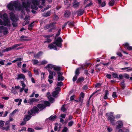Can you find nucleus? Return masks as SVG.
<instances>
[{"mask_svg":"<svg viewBox=\"0 0 132 132\" xmlns=\"http://www.w3.org/2000/svg\"><path fill=\"white\" fill-rule=\"evenodd\" d=\"M39 109L36 106H34L33 108L31 109L30 111L28 112V115L27 114L25 116L24 120L26 121L29 120L31 117V115L35 116L36 113H38Z\"/></svg>","mask_w":132,"mask_h":132,"instance_id":"obj_1","label":"nucleus"},{"mask_svg":"<svg viewBox=\"0 0 132 132\" xmlns=\"http://www.w3.org/2000/svg\"><path fill=\"white\" fill-rule=\"evenodd\" d=\"M9 9L10 10H20L21 9V5H19L18 2L16 1L11 2L7 5Z\"/></svg>","mask_w":132,"mask_h":132,"instance_id":"obj_2","label":"nucleus"},{"mask_svg":"<svg viewBox=\"0 0 132 132\" xmlns=\"http://www.w3.org/2000/svg\"><path fill=\"white\" fill-rule=\"evenodd\" d=\"M56 23V22H52L47 24L44 27V29L45 30H46L51 28L48 31L49 32H51L53 30H55L56 29L57 27L55 25Z\"/></svg>","mask_w":132,"mask_h":132,"instance_id":"obj_3","label":"nucleus"},{"mask_svg":"<svg viewBox=\"0 0 132 132\" xmlns=\"http://www.w3.org/2000/svg\"><path fill=\"white\" fill-rule=\"evenodd\" d=\"M89 63L86 64H82L80 67L76 69L75 71V74H79L80 73L81 70H85L86 69L88 66Z\"/></svg>","mask_w":132,"mask_h":132,"instance_id":"obj_4","label":"nucleus"},{"mask_svg":"<svg viewBox=\"0 0 132 132\" xmlns=\"http://www.w3.org/2000/svg\"><path fill=\"white\" fill-rule=\"evenodd\" d=\"M63 41V40L61 37H58L56 40L53 43L55 44L56 46L58 47H62V42Z\"/></svg>","mask_w":132,"mask_h":132,"instance_id":"obj_5","label":"nucleus"},{"mask_svg":"<svg viewBox=\"0 0 132 132\" xmlns=\"http://www.w3.org/2000/svg\"><path fill=\"white\" fill-rule=\"evenodd\" d=\"M62 68L60 66L55 65L53 70L57 74H63V73L61 71Z\"/></svg>","mask_w":132,"mask_h":132,"instance_id":"obj_6","label":"nucleus"},{"mask_svg":"<svg viewBox=\"0 0 132 132\" xmlns=\"http://www.w3.org/2000/svg\"><path fill=\"white\" fill-rule=\"evenodd\" d=\"M55 65L51 64H48L47 65L46 68L49 71L50 74H56V73L54 71H52L50 70V69H54V67Z\"/></svg>","mask_w":132,"mask_h":132,"instance_id":"obj_7","label":"nucleus"},{"mask_svg":"<svg viewBox=\"0 0 132 132\" xmlns=\"http://www.w3.org/2000/svg\"><path fill=\"white\" fill-rule=\"evenodd\" d=\"M110 113L111 115L108 117V120L110 121L112 125H115V117L112 115L113 112H111Z\"/></svg>","mask_w":132,"mask_h":132,"instance_id":"obj_8","label":"nucleus"},{"mask_svg":"<svg viewBox=\"0 0 132 132\" xmlns=\"http://www.w3.org/2000/svg\"><path fill=\"white\" fill-rule=\"evenodd\" d=\"M31 2L30 0H27V3L25 2H22L23 6L26 9V10L27 11L28 8L29 7L30 4Z\"/></svg>","mask_w":132,"mask_h":132,"instance_id":"obj_9","label":"nucleus"},{"mask_svg":"<svg viewBox=\"0 0 132 132\" xmlns=\"http://www.w3.org/2000/svg\"><path fill=\"white\" fill-rule=\"evenodd\" d=\"M21 44H16L13 45L12 47L6 48V49L4 50V52L8 51L11 50L13 49L18 46H20Z\"/></svg>","mask_w":132,"mask_h":132,"instance_id":"obj_10","label":"nucleus"},{"mask_svg":"<svg viewBox=\"0 0 132 132\" xmlns=\"http://www.w3.org/2000/svg\"><path fill=\"white\" fill-rule=\"evenodd\" d=\"M61 88L60 87H57L55 88V91L53 92L52 93V95L54 97H55L56 95L59 94V92Z\"/></svg>","mask_w":132,"mask_h":132,"instance_id":"obj_11","label":"nucleus"},{"mask_svg":"<svg viewBox=\"0 0 132 132\" xmlns=\"http://www.w3.org/2000/svg\"><path fill=\"white\" fill-rule=\"evenodd\" d=\"M39 100L35 98H31L28 100V103L31 105L33 104L34 102L38 101Z\"/></svg>","mask_w":132,"mask_h":132,"instance_id":"obj_12","label":"nucleus"},{"mask_svg":"<svg viewBox=\"0 0 132 132\" xmlns=\"http://www.w3.org/2000/svg\"><path fill=\"white\" fill-rule=\"evenodd\" d=\"M4 30L3 31V34L5 35H7L8 33L7 28L5 27L2 26L0 27V32H2L1 30Z\"/></svg>","mask_w":132,"mask_h":132,"instance_id":"obj_13","label":"nucleus"},{"mask_svg":"<svg viewBox=\"0 0 132 132\" xmlns=\"http://www.w3.org/2000/svg\"><path fill=\"white\" fill-rule=\"evenodd\" d=\"M55 44L53 43L50 44L48 46V47L50 49H53L55 50H57V47L56 45H55Z\"/></svg>","mask_w":132,"mask_h":132,"instance_id":"obj_14","label":"nucleus"},{"mask_svg":"<svg viewBox=\"0 0 132 132\" xmlns=\"http://www.w3.org/2000/svg\"><path fill=\"white\" fill-rule=\"evenodd\" d=\"M46 95L50 102L51 103H53L54 101V99L53 98L51 97V95L50 93L49 92H47Z\"/></svg>","mask_w":132,"mask_h":132,"instance_id":"obj_15","label":"nucleus"},{"mask_svg":"<svg viewBox=\"0 0 132 132\" xmlns=\"http://www.w3.org/2000/svg\"><path fill=\"white\" fill-rule=\"evenodd\" d=\"M36 107L39 110V109L40 111H41L45 109L46 106L43 104H39L37 105Z\"/></svg>","mask_w":132,"mask_h":132,"instance_id":"obj_16","label":"nucleus"},{"mask_svg":"<svg viewBox=\"0 0 132 132\" xmlns=\"http://www.w3.org/2000/svg\"><path fill=\"white\" fill-rule=\"evenodd\" d=\"M10 17L11 20L12 21L14 22L17 21L16 18L13 13H11L10 14Z\"/></svg>","mask_w":132,"mask_h":132,"instance_id":"obj_17","label":"nucleus"},{"mask_svg":"<svg viewBox=\"0 0 132 132\" xmlns=\"http://www.w3.org/2000/svg\"><path fill=\"white\" fill-rule=\"evenodd\" d=\"M116 123L118 124L116 127V129H119L121 128L123 126V123L121 121H118Z\"/></svg>","mask_w":132,"mask_h":132,"instance_id":"obj_18","label":"nucleus"},{"mask_svg":"<svg viewBox=\"0 0 132 132\" xmlns=\"http://www.w3.org/2000/svg\"><path fill=\"white\" fill-rule=\"evenodd\" d=\"M57 117V116L56 115H54V116H53V115L51 116L49 118L47 119L46 120V122H48V120H51V121H53Z\"/></svg>","mask_w":132,"mask_h":132,"instance_id":"obj_19","label":"nucleus"},{"mask_svg":"<svg viewBox=\"0 0 132 132\" xmlns=\"http://www.w3.org/2000/svg\"><path fill=\"white\" fill-rule=\"evenodd\" d=\"M84 10L83 9H79L78 11V15L80 16L82 15L84 13Z\"/></svg>","mask_w":132,"mask_h":132,"instance_id":"obj_20","label":"nucleus"},{"mask_svg":"<svg viewBox=\"0 0 132 132\" xmlns=\"http://www.w3.org/2000/svg\"><path fill=\"white\" fill-rule=\"evenodd\" d=\"M43 52L42 51H39L37 53L34 55V57L36 59H39L40 57Z\"/></svg>","mask_w":132,"mask_h":132,"instance_id":"obj_21","label":"nucleus"},{"mask_svg":"<svg viewBox=\"0 0 132 132\" xmlns=\"http://www.w3.org/2000/svg\"><path fill=\"white\" fill-rule=\"evenodd\" d=\"M71 14V12L67 10L65 12L64 15L65 17L68 18L70 15Z\"/></svg>","mask_w":132,"mask_h":132,"instance_id":"obj_22","label":"nucleus"},{"mask_svg":"<svg viewBox=\"0 0 132 132\" xmlns=\"http://www.w3.org/2000/svg\"><path fill=\"white\" fill-rule=\"evenodd\" d=\"M53 77L52 75H49L48 80L50 84H51L53 82Z\"/></svg>","mask_w":132,"mask_h":132,"instance_id":"obj_23","label":"nucleus"},{"mask_svg":"<svg viewBox=\"0 0 132 132\" xmlns=\"http://www.w3.org/2000/svg\"><path fill=\"white\" fill-rule=\"evenodd\" d=\"M61 128V126L60 125H58L57 124H56L54 127V130L55 131L58 130V131H59Z\"/></svg>","mask_w":132,"mask_h":132,"instance_id":"obj_24","label":"nucleus"},{"mask_svg":"<svg viewBox=\"0 0 132 132\" xmlns=\"http://www.w3.org/2000/svg\"><path fill=\"white\" fill-rule=\"evenodd\" d=\"M67 23L70 27H72L74 26L75 22L73 21H69L67 22Z\"/></svg>","mask_w":132,"mask_h":132,"instance_id":"obj_25","label":"nucleus"},{"mask_svg":"<svg viewBox=\"0 0 132 132\" xmlns=\"http://www.w3.org/2000/svg\"><path fill=\"white\" fill-rule=\"evenodd\" d=\"M3 25L5 26L10 27V21H4V22H3Z\"/></svg>","mask_w":132,"mask_h":132,"instance_id":"obj_26","label":"nucleus"},{"mask_svg":"<svg viewBox=\"0 0 132 132\" xmlns=\"http://www.w3.org/2000/svg\"><path fill=\"white\" fill-rule=\"evenodd\" d=\"M17 79H23L24 81L26 80V79L24 75H18Z\"/></svg>","mask_w":132,"mask_h":132,"instance_id":"obj_27","label":"nucleus"},{"mask_svg":"<svg viewBox=\"0 0 132 132\" xmlns=\"http://www.w3.org/2000/svg\"><path fill=\"white\" fill-rule=\"evenodd\" d=\"M126 47H127V49L129 50H132V47L129 45V44L128 43H127L123 44Z\"/></svg>","mask_w":132,"mask_h":132,"instance_id":"obj_28","label":"nucleus"},{"mask_svg":"<svg viewBox=\"0 0 132 132\" xmlns=\"http://www.w3.org/2000/svg\"><path fill=\"white\" fill-rule=\"evenodd\" d=\"M85 80L84 78L82 77H79L77 80L76 82L77 83H80L82 82Z\"/></svg>","mask_w":132,"mask_h":132,"instance_id":"obj_29","label":"nucleus"},{"mask_svg":"<svg viewBox=\"0 0 132 132\" xmlns=\"http://www.w3.org/2000/svg\"><path fill=\"white\" fill-rule=\"evenodd\" d=\"M113 77L114 78H118L119 79H122L123 78L122 75H119L118 76V75H112Z\"/></svg>","mask_w":132,"mask_h":132,"instance_id":"obj_30","label":"nucleus"},{"mask_svg":"<svg viewBox=\"0 0 132 132\" xmlns=\"http://www.w3.org/2000/svg\"><path fill=\"white\" fill-rule=\"evenodd\" d=\"M64 79V78L62 76V75H58L57 76V80L58 81L63 80Z\"/></svg>","mask_w":132,"mask_h":132,"instance_id":"obj_31","label":"nucleus"},{"mask_svg":"<svg viewBox=\"0 0 132 132\" xmlns=\"http://www.w3.org/2000/svg\"><path fill=\"white\" fill-rule=\"evenodd\" d=\"M5 127H2V129L3 130H5L6 131H8L10 129V126L9 125L5 126Z\"/></svg>","mask_w":132,"mask_h":132,"instance_id":"obj_32","label":"nucleus"},{"mask_svg":"<svg viewBox=\"0 0 132 132\" xmlns=\"http://www.w3.org/2000/svg\"><path fill=\"white\" fill-rule=\"evenodd\" d=\"M109 94V92L108 90H106L105 91V94L104 95V99H106L108 98V97L107 96V95Z\"/></svg>","mask_w":132,"mask_h":132,"instance_id":"obj_33","label":"nucleus"},{"mask_svg":"<svg viewBox=\"0 0 132 132\" xmlns=\"http://www.w3.org/2000/svg\"><path fill=\"white\" fill-rule=\"evenodd\" d=\"M11 93H14V94H18L16 89L15 88L13 87H12V88L11 90Z\"/></svg>","mask_w":132,"mask_h":132,"instance_id":"obj_34","label":"nucleus"},{"mask_svg":"<svg viewBox=\"0 0 132 132\" xmlns=\"http://www.w3.org/2000/svg\"><path fill=\"white\" fill-rule=\"evenodd\" d=\"M51 15V12L50 11H47L46 13L44 14L43 16L45 17L49 16Z\"/></svg>","mask_w":132,"mask_h":132,"instance_id":"obj_35","label":"nucleus"},{"mask_svg":"<svg viewBox=\"0 0 132 132\" xmlns=\"http://www.w3.org/2000/svg\"><path fill=\"white\" fill-rule=\"evenodd\" d=\"M34 23V22H33L29 25L28 29L29 30H31L32 29V28L34 26V25L33 24Z\"/></svg>","mask_w":132,"mask_h":132,"instance_id":"obj_36","label":"nucleus"},{"mask_svg":"<svg viewBox=\"0 0 132 132\" xmlns=\"http://www.w3.org/2000/svg\"><path fill=\"white\" fill-rule=\"evenodd\" d=\"M44 105L46 107V106H49L50 105V102L48 101H45L44 102Z\"/></svg>","mask_w":132,"mask_h":132,"instance_id":"obj_37","label":"nucleus"},{"mask_svg":"<svg viewBox=\"0 0 132 132\" xmlns=\"http://www.w3.org/2000/svg\"><path fill=\"white\" fill-rule=\"evenodd\" d=\"M5 122L2 120H0V128H1L2 129V127H3Z\"/></svg>","mask_w":132,"mask_h":132,"instance_id":"obj_38","label":"nucleus"},{"mask_svg":"<svg viewBox=\"0 0 132 132\" xmlns=\"http://www.w3.org/2000/svg\"><path fill=\"white\" fill-rule=\"evenodd\" d=\"M114 3V0H111L109 2V5L110 6H113Z\"/></svg>","mask_w":132,"mask_h":132,"instance_id":"obj_39","label":"nucleus"},{"mask_svg":"<svg viewBox=\"0 0 132 132\" xmlns=\"http://www.w3.org/2000/svg\"><path fill=\"white\" fill-rule=\"evenodd\" d=\"M32 61H33V64L34 65H36L39 63V61L37 60H32Z\"/></svg>","mask_w":132,"mask_h":132,"instance_id":"obj_40","label":"nucleus"},{"mask_svg":"<svg viewBox=\"0 0 132 132\" xmlns=\"http://www.w3.org/2000/svg\"><path fill=\"white\" fill-rule=\"evenodd\" d=\"M121 87L123 89L125 87V85L124 82L123 81H122L121 83Z\"/></svg>","mask_w":132,"mask_h":132,"instance_id":"obj_41","label":"nucleus"},{"mask_svg":"<svg viewBox=\"0 0 132 132\" xmlns=\"http://www.w3.org/2000/svg\"><path fill=\"white\" fill-rule=\"evenodd\" d=\"M34 73L35 74H39L40 71L39 70L35 69L34 70Z\"/></svg>","mask_w":132,"mask_h":132,"instance_id":"obj_42","label":"nucleus"},{"mask_svg":"<svg viewBox=\"0 0 132 132\" xmlns=\"http://www.w3.org/2000/svg\"><path fill=\"white\" fill-rule=\"evenodd\" d=\"M93 4V3L92 2L91 0L90 1V3L88 4H87L86 6H85V8H86L87 7H90V6L92 5Z\"/></svg>","mask_w":132,"mask_h":132,"instance_id":"obj_43","label":"nucleus"},{"mask_svg":"<svg viewBox=\"0 0 132 132\" xmlns=\"http://www.w3.org/2000/svg\"><path fill=\"white\" fill-rule=\"evenodd\" d=\"M22 71L23 72H24V73H25L26 72H28V73L29 74H31V72L30 71L28 70H27L24 68L23 69H22Z\"/></svg>","mask_w":132,"mask_h":132,"instance_id":"obj_44","label":"nucleus"},{"mask_svg":"<svg viewBox=\"0 0 132 132\" xmlns=\"http://www.w3.org/2000/svg\"><path fill=\"white\" fill-rule=\"evenodd\" d=\"M5 61V60L2 59H0V66L4 64V62Z\"/></svg>","mask_w":132,"mask_h":132,"instance_id":"obj_45","label":"nucleus"},{"mask_svg":"<svg viewBox=\"0 0 132 132\" xmlns=\"http://www.w3.org/2000/svg\"><path fill=\"white\" fill-rule=\"evenodd\" d=\"M73 5L74 7H77L79 6V3L77 2L76 3H73Z\"/></svg>","mask_w":132,"mask_h":132,"instance_id":"obj_46","label":"nucleus"},{"mask_svg":"<svg viewBox=\"0 0 132 132\" xmlns=\"http://www.w3.org/2000/svg\"><path fill=\"white\" fill-rule=\"evenodd\" d=\"M112 96L114 98H117V94L116 92H113L112 94Z\"/></svg>","mask_w":132,"mask_h":132,"instance_id":"obj_47","label":"nucleus"},{"mask_svg":"<svg viewBox=\"0 0 132 132\" xmlns=\"http://www.w3.org/2000/svg\"><path fill=\"white\" fill-rule=\"evenodd\" d=\"M78 75H75L73 77L72 80L73 82H75L76 80L78 77Z\"/></svg>","mask_w":132,"mask_h":132,"instance_id":"obj_48","label":"nucleus"},{"mask_svg":"<svg viewBox=\"0 0 132 132\" xmlns=\"http://www.w3.org/2000/svg\"><path fill=\"white\" fill-rule=\"evenodd\" d=\"M53 34L45 35L44 36V37L45 38H48L52 37L53 36Z\"/></svg>","mask_w":132,"mask_h":132,"instance_id":"obj_49","label":"nucleus"},{"mask_svg":"<svg viewBox=\"0 0 132 132\" xmlns=\"http://www.w3.org/2000/svg\"><path fill=\"white\" fill-rule=\"evenodd\" d=\"M119 132H129V130L128 129H124L122 132V130L120 129L119 130Z\"/></svg>","mask_w":132,"mask_h":132,"instance_id":"obj_50","label":"nucleus"},{"mask_svg":"<svg viewBox=\"0 0 132 132\" xmlns=\"http://www.w3.org/2000/svg\"><path fill=\"white\" fill-rule=\"evenodd\" d=\"M61 29H59L56 35H55L56 37H57L60 35V32L61 31Z\"/></svg>","mask_w":132,"mask_h":132,"instance_id":"obj_51","label":"nucleus"},{"mask_svg":"<svg viewBox=\"0 0 132 132\" xmlns=\"http://www.w3.org/2000/svg\"><path fill=\"white\" fill-rule=\"evenodd\" d=\"M46 41H45L44 43L47 42L48 43H50L51 42L52 40L50 39L47 38L45 39Z\"/></svg>","mask_w":132,"mask_h":132,"instance_id":"obj_52","label":"nucleus"},{"mask_svg":"<svg viewBox=\"0 0 132 132\" xmlns=\"http://www.w3.org/2000/svg\"><path fill=\"white\" fill-rule=\"evenodd\" d=\"M26 128L25 127H23L21 129H19L18 130L19 131L21 132L22 131H25L26 130Z\"/></svg>","mask_w":132,"mask_h":132,"instance_id":"obj_53","label":"nucleus"},{"mask_svg":"<svg viewBox=\"0 0 132 132\" xmlns=\"http://www.w3.org/2000/svg\"><path fill=\"white\" fill-rule=\"evenodd\" d=\"M83 98L79 97V102H81V104H82L83 101Z\"/></svg>","mask_w":132,"mask_h":132,"instance_id":"obj_54","label":"nucleus"},{"mask_svg":"<svg viewBox=\"0 0 132 132\" xmlns=\"http://www.w3.org/2000/svg\"><path fill=\"white\" fill-rule=\"evenodd\" d=\"M3 17L5 19L7 20H8V18L6 14H4L3 15Z\"/></svg>","mask_w":132,"mask_h":132,"instance_id":"obj_55","label":"nucleus"},{"mask_svg":"<svg viewBox=\"0 0 132 132\" xmlns=\"http://www.w3.org/2000/svg\"><path fill=\"white\" fill-rule=\"evenodd\" d=\"M47 63V62L45 60L42 61L41 62V64L44 65Z\"/></svg>","mask_w":132,"mask_h":132,"instance_id":"obj_56","label":"nucleus"},{"mask_svg":"<svg viewBox=\"0 0 132 132\" xmlns=\"http://www.w3.org/2000/svg\"><path fill=\"white\" fill-rule=\"evenodd\" d=\"M63 85V83L61 81L59 82L57 84V85L58 86H61Z\"/></svg>","mask_w":132,"mask_h":132,"instance_id":"obj_57","label":"nucleus"},{"mask_svg":"<svg viewBox=\"0 0 132 132\" xmlns=\"http://www.w3.org/2000/svg\"><path fill=\"white\" fill-rule=\"evenodd\" d=\"M21 85L23 87H25L26 86V85L24 84V83L23 81H21Z\"/></svg>","mask_w":132,"mask_h":132,"instance_id":"obj_58","label":"nucleus"},{"mask_svg":"<svg viewBox=\"0 0 132 132\" xmlns=\"http://www.w3.org/2000/svg\"><path fill=\"white\" fill-rule=\"evenodd\" d=\"M73 123V122L72 121H70L68 123V125L70 127L72 126Z\"/></svg>","mask_w":132,"mask_h":132,"instance_id":"obj_59","label":"nucleus"},{"mask_svg":"<svg viewBox=\"0 0 132 132\" xmlns=\"http://www.w3.org/2000/svg\"><path fill=\"white\" fill-rule=\"evenodd\" d=\"M101 84H100V83H97L96 84H95V87H100L101 86Z\"/></svg>","mask_w":132,"mask_h":132,"instance_id":"obj_60","label":"nucleus"},{"mask_svg":"<svg viewBox=\"0 0 132 132\" xmlns=\"http://www.w3.org/2000/svg\"><path fill=\"white\" fill-rule=\"evenodd\" d=\"M17 65L20 68L21 67V62H17Z\"/></svg>","mask_w":132,"mask_h":132,"instance_id":"obj_61","label":"nucleus"},{"mask_svg":"<svg viewBox=\"0 0 132 132\" xmlns=\"http://www.w3.org/2000/svg\"><path fill=\"white\" fill-rule=\"evenodd\" d=\"M26 120H24L22 121L20 124V125H25L26 123Z\"/></svg>","mask_w":132,"mask_h":132,"instance_id":"obj_62","label":"nucleus"},{"mask_svg":"<svg viewBox=\"0 0 132 132\" xmlns=\"http://www.w3.org/2000/svg\"><path fill=\"white\" fill-rule=\"evenodd\" d=\"M61 110L63 112H64L66 110L65 108L64 107V105H63L61 108Z\"/></svg>","mask_w":132,"mask_h":132,"instance_id":"obj_63","label":"nucleus"},{"mask_svg":"<svg viewBox=\"0 0 132 132\" xmlns=\"http://www.w3.org/2000/svg\"><path fill=\"white\" fill-rule=\"evenodd\" d=\"M68 130V128L67 127H64L62 132H66Z\"/></svg>","mask_w":132,"mask_h":132,"instance_id":"obj_64","label":"nucleus"}]
</instances>
